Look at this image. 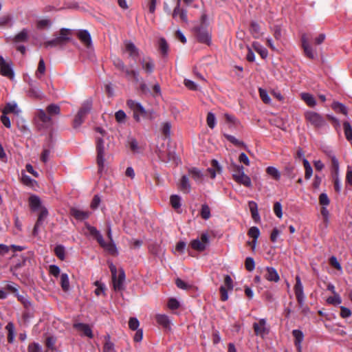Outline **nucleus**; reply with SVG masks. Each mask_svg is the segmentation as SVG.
<instances>
[{"label": "nucleus", "mask_w": 352, "mask_h": 352, "mask_svg": "<svg viewBox=\"0 0 352 352\" xmlns=\"http://www.w3.org/2000/svg\"><path fill=\"white\" fill-rule=\"evenodd\" d=\"M109 269L111 273L113 286L115 291L124 289L125 273L122 269L119 270L118 274L116 267L111 263L109 264Z\"/></svg>", "instance_id": "nucleus-3"}, {"label": "nucleus", "mask_w": 352, "mask_h": 352, "mask_svg": "<svg viewBox=\"0 0 352 352\" xmlns=\"http://www.w3.org/2000/svg\"><path fill=\"white\" fill-rule=\"evenodd\" d=\"M54 252L56 256L61 261H63L65 258V250L63 245H57L54 249Z\"/></svg>", "instance_id": "nucleus-44"}, {"label": "nucleus", "mask_w": 352, "mask_h": 352, "mask_svg": "<svg viewBox=\"0 0 352 352\" xmlns=\"http://www.w3.org/2000/svg\"><path fill=\"white\" fill-rule=\"evenodd\" d=\"M266 172L268 175H270L272 177H273L276 180H278L280 177V173L278 170L273 166H269L266 169Z\"/></svg>", "instance_id": "nucleus-42"}, {"label": "nucleus", "mask_w": 352, "mask_h": 352, "mask_svg": "<svg viewBox=\"0 0 352 352\" xmlns=\"http://www.w3.org/2000/svg\"><path fill=\"white\" fill-rule=\"evenodd\" d=\"M4 114L14 113V115L19 116L21 113V110L18 108L16 103L9 102L7 103L4 109H3Z\"/></svg>", "instance_id": "nucleus-27"}, {"label": "nucleus", "mask_w": 352, "mask_h": 352, "mask_svg": "<svg viewBox=\"0 0 352 352\" xmlns=\"http://www.w3.org/2000/svg\"><path fill=\"white\" fill-rule=\"evenodd\" d=\"M201 216L204 219H208L210 217V210L208 205L203 204L201 210Z\"/></svg>", "instance_id": "nucleus-49"}, {"label": "nucleus", "mask_w": 352, "mask_h": 352, "mask_svg": "<svg viewBox=\"0 0 352 352\" xmlns=\"http://www.w3.org/2000/svg\"><path fill=\"white\" fill-rule=\"evenodd\" d=\"M103 352H114V345L110 341L109 336L106 338V342L104 344Z\"/></svg>", "instance_id": "nucleus-53"}, {"label": "nucleus", "mask_w": 352, "mask_h": 352, "mask_svg": "<svg viewBox=\"0 0 352 352\" xmlns=\"http://www.w3.org/2000/svg\"><path fill=\"white\" fill-rule=\"evenodd\" d=\"M305 120L315 128H321L327 124L323 116L313 111H307L305 113Z\"/></svg>", "instance_id": "nucleus-6"}, {"label": "nucleus", "mask_w": 352, "mask_h": 352, "mask_svg": "<svg viewBox=\"0 0 352 352\" xmlns=\"http://www.w3.org/2000/svg\"><path fill=\"white\" fill-rule=\"evenodd\" d=\"M97 150V164L98 166V172L102 173L105 168L106 153L104 144L102 138H97L96 140Z\"/></svg>", "instance_id": "nucleus-5"}, {"label": "nucleus", "mask_w": 352, "mask_h": 352, "mask_svg": "<svg viewBox=\"0 0 352 352\" xmlns=\"http://www.w3.org/2000/svg\"><path fill=\"white\" fill-rule=\"evenodd\" d=\"M98 243L111 254H114L116 253V247L113 243V241H110L109 243H106L104 239L102 238V241L98 242Z\"/></svg>", "instance_id": "nucleus-34"}, {"label": "nucleus", "mask_w": 352, "mask_h": 352, "mask_svg": "<svg viewBox=\"0 0 352 352\" xmlns=\"http://www.w3.org/2000/svg\"><path fill=\"white\" fill-rule=\"evenodd\" d=\"M76 36L80 41L81 43L87 49L93 50V43L91 36L86 30H80L76 32Z\"/></svg>", "instance_id": "nucleus-9"}, {"label": "nucleus", "mask_w": 352, "mask_h": 352, "mask_svg": "<svg viewBox=\"0 0 352 352\" xmlns=\"http://www.w3.org/2000/svg\"><path fill=\"white\" fill-rule=\"evenodd\" d=\"M86 229L90 236H93L95 239L97 240L98 242L102 241V236L100 233V232L94 226H90L88 223H85Z\"/></svg>", "instance_id": "nucleus-28"}, {"label": "nucleus", "mask_w": 352, "mask_h": 352, "mask_svg": "<svg viewBox=\"0 0 352 352\" xmlns=\"http://www.w3.org/2000/svg\"><path fill=\"white\" fill-rule=\"evenodd\" d=\"M52 25L51 21L47 19H41L37 21L36 26L38 29L49 28Z\"/></svg>", "instance_id": "nucleus-51"}, {"label": "nucleus", "mask_w": 352, "mask_h": 352, "mask_svg": "<svg viewBox=\"0 0 352 352\" xmlns=\"http://www.w3.org/2000/svg\"><path fill=\"white\" fill-rule=\"evenodd\" d=\"M208 241V235L204 233L201 234V239H196L192 240L190 243V245L192 249L201 252L206 249Z\"/></svg>", "instance_id": "nucleus-11"}, {"label": "nucleus", "mask_w": 352, "mask_h": 352, "mask_svg": "<svg viewBox=\"0 0 352 352\" xmlns=\"http://www.w3.org/2000/svg\"><path fill=\"white\" fill-rule=\"evenodd\" d=\"M46 111L50 116L59 115L60 113V108L58 104H51L47 107Z\"/></svg>", "instance_id": "nucleus-37"}, {"label": "nucleus", "mask_w": 352, "mask_h": 352, "mask_svg": "<svg viewBox=\"0 0 352 352\" xmlns=\"http://www.w3.org/2000/svg\"><path fill=\"white\" fill-rule=\"evenodd\" d=\"M195 35L199 42L207 45L210 44L211 39L210 33L203 26L195 28Z\"/></svg>", "instance_id": "nucleus-13"}, {"label": "nucleus", "mask_w": 352, "mask_h": 352, "mask_svg": "<svg viewBox=\"0 0 352 352\" xmlns=\"http://www.w3.org/2000/svg\"><path fill=\"white\" fill-rule=\"evenodd\" d=\"M0 72L2 76L10 79H12L14 77V73L11 65L5 61L2 56H0Z\"/></svg>", "instance_id": "nucleus-14"}, {"label": "nucleus", "mask_w": 352, "mask_h": 352, "mask_svg": "<svg viewBox=\"0 0 352 352\" xmlns=\"http://www.w3.org/2000/svg\"><path fill=\"white\" fill-rule=\"evenodd\" d=\"M181 199L177 195H172L170 197V204L175 209H178L181 206L180 204Z\"/></svg>", "instance_id": "nucleus-54"}, {"label": "nucleus", "mask_w": 352, "mask_h": 352, "mask_svg": "<svg viewBox=\"0 0 352 352\" xmlns=\"http://www.w3.org/2000/svg\"><path fill=\"white\" fill-rule=\"evenodd\" d=\"M160 49L161 52L165 55L168 52V46L164 38H161L159 41Z\"/></svg>", "instance_id": "nucleus-58"}, {"label": "nucleus", "mask_w": 352, "mask_h": 352, "mask_svg": "<svg viewBox=\"0 0 352 352\" xmlns=\"http://www.w3.org/2000/svg\"><path fill=\"white\" fill-rule=\"evenodd\" d=\"M140 325L139 321L136 318H131L129 321V327L132 330L138 329Z\"/></svg>", "instance_id": "nucleus-62"}, {"label": "nucleus", "mask_w": 352, "mask_h": 352, "mask_svg": "<svg viewBox=\"0 0 352 352\" xmlns=\"http://www.w3.org/2000/svg\"><path fill=\"white\" fill-rule=\"evenodd\" d=\"M91 108L92 101L90 99L85 100L82 104L81 107L74 119L73 125L74 128H77L82 124L87 114L91 111Z\"/></svg>", "instance_id": "nucleus-4"}, {"label": "nucleus", "mask_w": 352, "mask_h": 352, "mask_svg": "<svg viewBox=\"0 0 352 352\" xmlns=\"http://www.w3.org/2000/svg\"><path fill=\"white\" fill-rule=\"evenodd\" d=\"M171 125L170 122H164L162 126V132L166 137H169L170 135Z\"/></svg>", "instance_id": "nucleus-57"}, {"label": "nucleus", "mask_w": 352, "mask_h": 352, "mask_svg": "<svg viewBox=\"0 0 352 352\" xmlns=\"http://www.w3.org/2000/svg\"><path fill=\"white\" fill-rule=\"evenodd\" d=\"M294 290L298 305H302L303 301L305 300V296L304 294L303 286L300 278L298 276L296 277V284L294 287Z\"/></svg>", "instance_id": "nucleus-12"}, {"label": "nucleus", "mask_w": 352, "mask_h": 352, "mask_svg": "<svg viewBox=\"0 0 352 352\" xmlns=\"http://www.w3.org/2000/svg\"><path fill=\"white\" fill-rule=\"evenodd\" d=\"M207 124L210 129H213L216 125V118L214 113L209 112L207 115Z\"/></svg>", "instance_id": "nucleus-52"}, {"label": "nucleus", "mask_w": 352, "mask_h": 352, "mask_svg": "<svg viewBox=\"0 0 352 352\" xmlns=\"http://www.w3.org/2000/svg\"><path fill=\"white\" fill-rule=\"evenodd\" d=\"M321 214L324 217V222L322 224V229H326L328 226V216H329V211L325 207H322L321 210Z\"/></svg>", "instance_id": "nucleus-59"}, {"label": "nucleus", "mask_w": 352, "mask_h": 352, "mask_svg": "<svg viewBox=\"0 0 352 352\" xmlns=\"http://www.w3.org/2000/svg\"><path fill=\"white\" fill-rule=\"evenodd\" d=\"M245 268L247 269V270H248L250 272L252 271L255 267L254 261L251 257H248L245 259Z\"/></svg>", "instance_id": "nucleus-60"}, {"label": "nucleus", "mask_w": 352, "mask_h": 352, "mask_svg": "<svg viewBox=\"0 0 352 352\" xmlns=\"http://www.w3.org/2000/svg\"><path fill=\"white\" fill-rule=\"evenodd\" d=\"M115 117L118 122H124L125 121L126 116V113L122 110H119L116 113Z\"/></svg>", "instance_id": "nucleus-63"}, {"label": "nucleus", "mask_w": 352, "mask_h": 352, "mask_svg": "<svg viewBox=\"0 0 352 352\" xmlns=\"http://www.w3.org/2000/svg\"><path fill=\"white\" fill-rule=\"evenodd\" d=\"M232 177L235 182L246 187H250L252 182L250 178L245 174L243 166H235Z\"/></svg>", "instance_id": "nucleus-7"}, {"label": "nucleus", "mask_w": 352, "mask_h": 352, "mask_svg": "<svg viewBox=\"0 0 352 352\" xmlns=\"http://www.w3.org/2000/svg\"><path fill=\"white\" fill-rule=\"evenodd\" d=\"M264 277L269 281L277 283L280 280L277 271L272 267H267L265 269Z\"/></svg>", "instance_id": "nucleus-19"}, {"label": "nucleus", "mask_w": 352, "mask_h": 352, "mask_svg": "<svg viewBox=\"0 0 352 352\" xmlns=\"http://www.w3.org/2000/svg\"><path fill=\"white\" fill-rule=\"evenodd\" d=\"M156 322L165 329H170V320L167 315L165 314H156L155 315Z\"/></svg>", "instance_id": "nucleus-24"}, {"label": "nucleus", "mask_w": 352, "mask_h": 352, "mask_svg": "<svg viewBox=\"0 0 352 352\" xmlns=\"http://www.w3.org/2000/svg\"><path fill=\"white\" fill-rule=\"evenodd\" d=\"M181 0L177 1V6L173 10V17L174 19L179 18L180 21L184 23H188L186 10L180 8Z\"/></svg>", "instance_id": "nucleus-15"}, {"label": "nucleus", "mask_w": 352, "mask_h": 352, "mask_svg": "<svg viewBox=\"0 0 352 352\" xmlns=\"http://www.w3.org/2000/svg\"><path fill=\"white\" fill-rule=\"evenodd\" d=\"M175 283H176V285L177 286V287L182 289L186 290L191 287V286L190 285H188V283H186V282H184V280H182L180 278H177Z\"/></svg>", "instance_id": "nucleus-61"}, {"label": "nucleus", "mask_w": 352, "mask_h": 352, "mask_svg": "<svg viewBox=\"0 0 352 352\" xmlns=\"http://www.w3.org/2000/svg\"><path fill=\"white\" fill-rule=\"evenodd\" d=\"M327 302L329 304L337 305L342 302V300L339 294H333V296H330L327 299Z\"/></svg>", "instance_id": "nucleus-50"}, {"label": "nucleus", "mask_w": 352, "mask_h": 352, "mask_svg": "<svg viewBox=\"0 0 352 352\" xmlns=\"http://www.w3.org/2000/svg\"><path fill=\"white\" fill-rule=\"evenodd\" d=\"M343 125L346 138L349 141H351L352 140V127L351 124L347 122H344Z\"/></svg>", "instance_id": "nucleus-47"}, {"label": "nucleus", "mask_w": 352, "mask_h": 352, "mask_svg": "<svg viewBox=\"0 0 352 352\" xmlns=\"http://www.w3.org/2000/svg\"><path fill=\"white\" fill-rule=\"evenodd\" d=\"M127 106L133 113V118L136 122L140 121V117L144 118L153 120L155 118V113L152 109H145L144 107L140 103L133 100H128L126 102Z\"/></svg>", "instance_id": "nucleus-1"}, {"label": "nucleus", "mask_w": 352, "mask_h": 352, "mask_svg": "<svg viewBox=\"0 0 352 352\" xmlns=\"http://www.w3.org/2000/svg\"><path fill=\"white\" fill-rule=\"evenodd\" d=\"M224 136L226 138V139L228 140H229L230 142H232L235 146H243L245 148L246 147V146L243 142L237 140L235 137L230 135H228V134H224Z\"/></svg>", "instance_id": "nucleus-45"}, {"label": "nucleus", "mask_w": 352, "mask_h": 352, "mask_svg": "<svg viewBox=\"0 0 352 352\" xmlns=\"http://www.w3.org/2000/svg\"><path fill=\"white\" fill-rule=\"evenodd\" d=\"M249 207L252 214V217L255 221L260 220V217L258 212L257 204L254 201L249 202Z\"/></svg>", "instance_id": "nucleus-36"}, {"label": "nucleus", "mask_w": 352, "mask_h": 352, "mask_svg": "<svg viewBox=\"0 0 352 352\" xmlns=\"http://www.w3.org/2000/svg\"><path fill=\"white\" fill-rule=\"evenodd\" d=\"M252 47L254 48V50L258 52L261 56L263 58H265L267 56V51L265 48H264L261 44H259L257 42H254L252 43Z\"/></svg>", "instance_id": "nucleus-35"}, {"label": "nucleus", "mask_w": 352, "mask_h": 352, "mask_svg": "<svg viewBox=\"0 0 352 352\" xmlns=\"http://www.w3.org/2000/svg\"><path fill=\"white\" fill-rule=\"evenodd\" d=\"M47 210L45 207H41V209H39L38 219L33 229V234L34 236L38 234V228L43 223V221L47 218Z\"/></svg>", "instance_id": "nucleus-17"}, {"label": "nucleus", "mask_w": 352, "mask_h": 352, "mask_svg": "<svg viewBox=\"0 0 352 352\" xmlns=\"http://www.w3.org/2000/svg\"><path fill=\"white\" fill-rule=\"evenodd\" d=\"M253 328L256 335L261 337H263L269 332L266 327V320L265 319H261L258 322L254 323Z\"/></svg>", "instance_id": "nucleus-16"}, {"label": "nucleus", "mask_w": 352, "mask_h": 352, "mask_svg": "<svg viewBox=\"0 0 352 352\" xmlns=\"http://www.w3.org/2000/svg\"><path fill=\"white\" fill-rule=\"evenodd\" d=\"M140 63L142 65V69L147 73L151 74L155 68V63L150 57H143L140 60Z\"/></svg>", "instance_id": "nucleus-20"}, {"label": "nucleus", "mask_w": 352, "mask_h": 352, "mask_svg": "<svg viewBox=\"0 0 352 352\" xmlns=\"http://www.w3.org/2000/svg\"><path fill=\"white\" fill-rule=\"evenodd\" d=\"M301 43L305 56L310 59H314L316 56V52L310 45L309 43V38L306 34H302L301 36Z\"/></svg>", "instance_id": "nucleus-10"}, {"label": "nucleus", "mask_w": 352, "mask_h": 352, "mask_svg": "<svg viewBox=\"0 0 352 352\" xmlns=\"http://www.w3.org/2000/svg\"><path fill=\"white\" fill-rule=\"evenodd\" d=\"M70 214L76 220L82 221L88 219L91 213L89 211L83 210L78 208L73 207L70 208Z\"/></svg>", "instance_id": "nucleus-18"}, {"label": "nucleus", "mask_w": 352, "mask_h": 352, "mask_svg": "<svg viewBox=\"0 0 352 352\" xmlns=\"http://www.w3.org/2000/svg\"><path fill=\"white\" fill-rule=\"evenodd\" d=\"M28 352H41V347L38 343H32L28 346Z\"/></svg>", "instance_id": "nucleus-64"}, {"label": "nucleus", "mask_w": 352, "mask_h": 352, "mask_svg": "<svg viewBox=\"0 0 352 352\" xmlns=\"http://www.w3.org/2000/svg\"><path fill=\"white\" fill-rule=\"evenodd\" d=\"M60 285L63 291L67 292L69 289V280L68 275L63 273L60 275Z\"/></svg>", "instance_id": "nucleus-40"}, {"label": "nucleus", "mask_w": 352, "mask_h": 352, "mask_svg": "<svg viewBox=\"0 0 352 352\" xmlns=\"http://www.w3.org/2000/svg\"><path fill=\"white\" fill-rule=\"evenodd\" d=\"M74 327L78 331L82 332V335L89 338H92V331L88 324L84 323H75Z\"/></svg>", "instance_id": "nucleus-23"}, {"label": "nucleus", "mask_w": 352, "mask_h": 352, "mask_svg": "<svg viewBox=\"0 0 352 352\" xmlns=\"http://www.w3.org/2000/svg\"><path fill=\"white\" fill-rule=\"evenodd\" d=\"M329 157L331 158V165L332 168L335 171L336 174H338L339 170V162L336 156L333 154L332 151H330L328 153Z\"/></svg>", "instance_id": "nucleus-43"}, {"label": "nucleus", "mask_w": 352, "mask_h": 352, "mask_svg": "<svg viewBox=\"0 0 352 352\" xmlns=\"http://www.w3.org/2000/svg\"><path fill=\"white\" fill-rule=\"evenodd\" d=\"M250 32L254 38H258L261 35L260 27L255 22L251 23Z\"/></svg>", "instance_id": "nucleus-46"}, {"label": "nucleus", "mask_w": 352, "mask_h": 352, "mask_svg": "<svg viewBox=\"0 0 352 352\" xmlns=\"http://www.w3.org/2000/svg\"><path fill=\"white\" fill-rule=\"evenodd\" d=\"M29 85L30 87V90H29L30 96L36 98H41L43 97V93L39 89V88L34 85V82H30Z\"/></svg>", "instance_id": "nucleus-29"}, {"label": "nucleus", "mask_w": 352, "mask_h": 352, "mask_svg": "<svg viewBox=\"0 0 352 352\" xmlns=\"http://www.w3.org/2000/svg\"><path fill=\"white\" fill-rule=\"evenodd\" d=\"M292 335L294 337V343L298 352H301V342L303 340V333L298 329H294L292 331Z\"/></svg>", "instance_id": "nucleus-25"}, {"label": "nucleus", "mask_w": 352, "mask_h": 352, "mask_svg": "<svg viewBox=\"0 0 352 352\" xmlns=\"http://www.w3.org/2000/svg\"><path fill=\"white\" fill-rule=\"evenodd\" d=\"M301 99L309 107H314L316 104V101L314 97L308 93H302L300 94Z\"/></svg>", "instance_id": "nucleus-30"}, {"label": "nucleus", "mask_w": 352, "mask_h": 352, "mask_svg": "<svg viewBox=\"0 0 352 352\" xmlns=\"http://www.w3.org/2000/svg\"><path fill=\"white\" fill-rule=\"evenodd\" d=\"M124 51L133 58H136L139 56L138 49L131 41H126L124 42Z\"/></svg>", "instance_id": "nucleus-21"}, {"label": "nucleus", "mask_w": 352, "mask_h": 352, "mask_svg": "<svg viewBox=\"0 0 352 352\" xmlns=\"http://www.w3.org/2000/svg\"><path fill=\"white\" fill-rule=\"evenodd\" d=\"M212 179H214L217 174H220L222 172V167L216 160L211 161V167L207 169Z\"/></svg>", "instance_id": "nucleus-22"}, {"label": "nucleus", "mask_w": 352, "mask_h": 352, "mask_svg": "<svg viewBox=\"0 0 352 352\" xmlns=\"http://www.w3.org/2000/svg\"><path fill=\"white\" fill-rule=\"evenodd\" d=\"M189 175L197 183H201L204 180V174L201 170L192 167L188 169Z\"/></svg>", "instance_id": "nucleus-26"}, {"label": "nucleus", "mask_w": 352, "mask_h": 352, "mask_svg": "<svg viewBox=\"0 0 352 352\" xmlns=\"http://www.w3.org/2000/svg\"><path fill=\"white\" fill-rule=\"evenodd\" d=\"M29 203L30 206L32 210H39L42 207L41 206L40 199L36 195H32L30 197Z\"/></svg>", "instance_id": "nucleus-32"}, {"label": "nucleus", "mask_w": 352, "mask_h": 352, "mask_svg": "<svg viewBox=\"0 0 352 352\" xmlns=\"http://www.w3.org/2000/svg\"><path fill=\"white\" fill-rule=\"evenodd\" d=\"M45 72V65L43 58H41L39 60L38 68L36 71L35 76H36V78H41L42 77V76L44 75Z\"/></svg>", "instance_id": "nucleus-39"}, {"label": "nucleus", "mask_w": 352, "mask_h": 352, "mask_svg": "<svg viewBox=\"0 0 352 352\" xmlns=\"http://www.w3.org/2000/svg\"><path fill=\"white\" fill-rule=\"evenodd\" d=\"M331 107L336 112L342 113L344 115L347 114V109L342 103L339 102H333Z\"/></svg>", "instance_id": "nucleus-41"}, {"label": "nucleus", "mask_w": 352, "mask_h": 352, "mask_svg": "<svg viewBox=\"0 0 352 352\" xmlns=\"http://www.w3.org/2000/svg\"><path fill=\"white\" fill-rule=\"evenodd\" d=\"M128 142L132 151L134 153L140 152V147L138 146V142L134 138H130Z\"/></svg>", "instance_id": "nucleus-55"}, {"label": "nucleus", "mask_w": 352, "mask_h": 352, "mask_svg": "<svg viewBox=\"0 0 352 352\" xmlns=\"http://www.w3.org/2000/svg\"><path fill=\"white\" fill-rule=\"evenodd\" d=\"M113 65L118 69L125 73L126 76H132L136 81H138V72L137 71L127 68L124 62L120 58L117 57L114 58Z\"/></svg>", "instance_id": "nucleus-8"}, {"label": "nucleus", "mask_w": 352, "mask_h": 352, "mask_svg": "<svg viewBox=\"0 0 352 352\" xmlns=\"http://www.w3.org/2000/svg\"><path fill=\"white\" fill-rule=\"evenodd\" d=\"M73 30L68 28H61L58 34L53 39L45 41L43 46L47 47H63L71 41Z\"/></svg>", "instance_id": "nucleus-2"}, {"label": "nucleus", "mask_w": 352, "mask_h": 352, "mask_svg": "<svg viewBox=\"0 0 352 352\" xmlns=\"http://www.w3.org/2000/svg\"><path fill=\"white\" fill-rule=\"evenodd\" d=\"M248 235L253 239L257 240L260 236V230L256 226L251 227L248 230Z\"/></svg>", "instance_id": "nucleus-48"}, {"label": "nucleus", "mask_w": 352, "mask_h": 352, "mask_svg": "<svg viewBox=\"0 0 352 352\" xmlns=\"http://www.w3.org/2000/svg\"><path fill=\"white\" fill-rule=\"evenodd\" d=\"M259 94H260V97L262 99V100L263 101V102H265V104L270 103L271 99H270V96H268L267 91L260 88L259 89Z\"/></svg>", "instance_id": "nucleus-56"}, {"label": "nucleus", "mask_w": 352, "mask_h": 352, "mask_svg": "<svg viewBox=\"0 0 352 352\" xmlns=\"http://www.w3.org/2000/svg\"><path fill=\"white\" fill-rule=\"evenodd\" d=\"M179 188L184 192H189L190 190V184L187 176L183 175L179 182Z\"/></svg>", "instance_id": "nucleus-31"}, {"label": "nucleus", "mask_w": 352, "mask_h": 352, "mask_svg": "<svg viewBox=\"0 0 352 352\" xmlns=\"http://www.w3.org/2000/svg\"><path fill=\"white\" fill-rule=\"evenodd\" d=\"M28 30L23 29L19 33H18L14 38L13 41L15 43L25 42L28 39Z\"/></svg>", "instance_id": "nucleus-33"}, {"label": "nucleus", "mask_w": 352, "mask_h": 352, "mask_svg": "<svg viewBox=\"0 0 352 352\" xmlns=\"http://www.w3.org/2000/svg\"><path fill=\"white\" fill-rule=\"evenodd\" d=\"M36 116L37 118L40 120V121H41L44 124L50 123L52 121L51 117L49 115H47V113L43 109H39L37 112Z\"/></svg>", "instance_id": "nucleus-38"}]
</instances>
